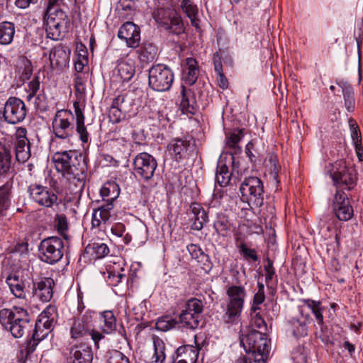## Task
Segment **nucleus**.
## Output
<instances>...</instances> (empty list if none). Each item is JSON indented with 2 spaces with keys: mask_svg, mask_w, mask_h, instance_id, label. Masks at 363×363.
I'll return each instance as SVG.
<instances>
[{
  "mask_svg": "<svg viewBox=\"0 0 363 363\" xmlns=\"http://www.w3.org/2000/svg\"><path fill=\"white\" fill-rule=\"evenodd\" d=\"M125 277V275L124 274H115V273H112V272H109L108 273V280H110L111 281V284L113 285H117L118 283H120L122 280V279H123Z\"/></svg>",
  "mask_w": 363,
  "mask_h": 363,
  "instance_id": "63",
  "label": "nucleus"
},
{
  "mask_svg": "<svg viewBox=\"0 0 363 363\" xmlns=\"http://www.w3.org/2000/svg\"><path fill=\"white\" fill-rule=\"evenodd\" d=\"M11 164V149L5 145L0 147V175L9 172Z\"/></svg>",
  "mask_w": 363,
  "mask_h": 363,
  "instance_id": "43",
  "label": "nucleus"
},
{
  "mask_svg": "<svg viewBox=\"0 0 363 363\" xmlns=\"http://www.w3.org/2000/svg\"><path fill=\"white\" fill-rule=\"evenodd\" d=\"M95 314L96 313L94 311L87 310L82 316V318L78 319L77 320L80 321L82 323L84 324L89 328H92L93 318Z\"/></svg>",
  "mask_w": 363,
  "mask_h": 363,
  "instance_id": "58",
  "label": "nucleus"
},
{
  "mask_svg": "<svg viewBox=\"0 0 363 363\" xmlns=\"http://www.w3.org/2000/svg\"><path fill=\"white\" fill-rule=\"evenodd\" d=\"M57 172L70 184L75 193L83 191L86 179L87 162L86 157L76 151L57 152L52 157Z\"/></svg>",
  "mask_w": 363,
  "mask_h": 363,
  "instance_id": "1",
  "label": "nucleus"
},
{
  "mask_svg": "<svg viewBox=\"0 0 363 363\" xmlns=\"http://www.w3.org/2000/svg\"><path fill=\"white\" fill-rule=\"evenodd\" d=\"M40 86V78L38 76L35 75L33 79L29 82L28 84L27 92L28 93L27 96V100L30 101L39 91Z\"/></svg>",
  "mask_w": 363,
  "mask_h": 363,
  "instance_id": "53",
  "label": "nucleus"
},
{
  "mask_svg": "<svg viewBox=\"0 0 363 363\" xmlns=\"http://www.w3.org/2000/svg\"><path fill=\"white\" fill-rule=\"evenodd\" d=\"M55 282L50 277H44L33 282V296L34 298L45 303L50 301L53 295Z\"/></svg>",
  "mask_w": 363,
  "mask_h": 363,
  "instance_id": "19",
  "label": "nucleus"
},
{
  "mask_svg": "<svg viewBox=\"0 0 363 363\" xmlns=\"http://www.w3.org/2000/svg\"><path fill=\"white\" fill-rule=\"evenodd\" d=\"M178 325L177 320L171 316H162L156 322L155 327L157 330L166 332Z\"/></svg>",
  "mask_w": 363,
  "mask_h": 363,
  "instance_id": "47",
  "label": "nucleus"
},
{
  "mask_svg": "<svg viewBox=\"0 0 363 363\" xmlns=\"http://www.w3.org/2000/svg\"><path fill=\"white\" fill-rule=\"evenodd\" d=\"M182 99L180 101V109L182 113L194 115L197 111V104L194 93L190 89H186L184 86H182Z\"/></svg>",
  "mask_w": 363,
  "mask_h": 363,
  "instance_id": "24",
  "label": "nucleus"
},
{
  "mask_svg": "<svg viewBox=\"0 0 363 363\" xmlns=\"http://www.w3.org/2000/svg\"><path fill=\"white\" fill-rule=\"evenodd\" d=\"M23 69L21 74V78L23 80L29 79L33 74V66L31 62L28 59H23Z\"/></svg>",
  "mask_w": 363,
  "mask_h": 363,
  "instance_id": "56",
  "label": "nucleus"
},
{
  "mask_svg": "<svg viewBox=\"0 0 363 363\" xmlns=\"http://www.w3.org/2000/svg\"><path fill=\"white\" fill-rule=\"evenodd\" d=\"M181 7L191 21L193 26L199 28V19L197 18L198 8L191 0H182Z\"/></svg>",
  "mask_w": 363,
  "mask_h": 363,
  "instance_id": "39",
  "label": "nucleus"
},
{
  "mask_svg": "<svg viewBox=\"0 0 363 363\" xmlns=\"http://www.w3.org/2000/svg\"><path fill=\"white\" fill-rule=\"evenodd\" d=\"M73 106L76 116V131L79 135L80 140L83 143H86L89 140V134L84 125L85 117L79 101H74Z\"/></svg>",
  "mask_w": 363,
  "mask_h": 363,
  "instance_id": "25",
  "label": "nucleus"
},
{
  "mask_svg": "<svg viewBox=\"0 0 363 363\" xmlns=\"http://www.w3.org/2000/svg\"><path fill=\"white\" fill-rule=\"evenodd\" d=\"M240 252L243 255L245 259H252L255 262L258 260V256L255 249L249 248L245 243H241L239 246Z\"/></svg>",
  "mask_w": 363,
  "mask_h": 363,
  "instance_id": "55",
  "label": "nucleus"
},
{
  "mask_svg": "<svg viewBox=\"0 0 363 363\" xmlns=\"http://www.w3.org/2000/svg\"><path fill=\"white\" fill-rule=\"evenodd\" d=\"M74 116L71 111L62 109L56 112L52 123L56 138L69 139L74 134Z\"/></svg>",
  "mask_w": 363,
  "mask_h": 363,
  "instance_id": "11",
  "label": "nucleus"
},
{
  "mask_svg": "<svg viewBox=\"0 0 363 363\" xmlns=\"http://www.w3.org/2000/svg\"><path fill=\"white\" fill-rule=\"evenodd\" d=\"M309 318L310 315L308 314L304 315L303 310H301L299 315L292 318L290 320V330L295 337L298 338L308 335Z\"/></svg>",
  "mask_w": 363,
  "mask_h": 363,
  "instance_id": "23",
  "label": "nucleus"
},
{
  "mask_svg": "<svg viewBox=\"0 0 363 363\" xmlns=\"http://www.w3.org/2000/svg\"><path fill=\"white\" fill-rule=\"evenodd\" d=\"M187 250L193 259H197L198 262H203V265L206 267L204 269H211L208 255H206L199 245L190 244L187 245Z\"/></svg>",
  "mask_w": 363,
  "mask_h": 363,
  "instance_id": "37",
  "label": "nucleus"
},
{
  "mask_svg": "<svg viewBox=\"0 0 363 363\" xmlns=\"http://www.w3.org/2000/svg\"><path fill=\"white\" fill-rule=\"evenodd\" d=\"M303 302L311 310L318 325L323 326L324 323L323 315L324 308L321 306V303L311 299H304Z\"/></svg>",
  "mask_w": 363,
  "mask_h": 363,
  "instance_id": "45",
  "label": "nucleus"
},
{
  "mask_svg": "<svg viewBox=\"0 0 363 363\" xmlns=\"http://www.w3.org/2000/svg\"><path fill=\"white\" fill-rule=\"evenodd\" d=\"M49 59L52 67L65 65L67 56L65 50L62 47H55L51 50Z\"/></svg>",
  "mask_w": 363,
  "mask_h": 363,
  "instance_id": "40",
  "label": "nucleus"
},
{
  "mask_svg": "<svg viewBox=\"0 0 363 363\" xmlns=\"http://www.w3.org/2000/svg\"><path fill=\"white\" fill-rule=\"evenodd\" d=\"M31 199L41 206L50 208L57 201V196L48 187L40 184H32L28 187Z\"/></svg>",
  "mask_w": 363,
  "mask_h": 363,
  "instance_id": "14",
  "label": "nucleus"
},
{
  "mask_svg": "<svg viewBox=\"0 0 363 363\" xmlns=\"http://www.w3.org/2000/svg\"><path fill=\"white\" fill-rule=\"evenodd\" d=\"M135 74L133 65L128 62H121L118 65V75L123 82L129 81Z\"/></svg>",
  "mask_w": 363,
  "mask_h": 363,
  "instance_id": "48",
  "label": "nucleus"
},
{
  "mask_svg": "<svg viewBox=\"0 0 363 363\" xmlns=\"http://www.w3.org/2000/svg\"><path fill=\"white\" fill-rule=\"evenodd\" d=\"M174 82V74L167 65L158 64L149 70V86L157 91L170 89Z\"/></svg>",
  "mask_w": 363,
  "mask_h": 363,
  "instance_id": "10",
  "label": "nucleus"
},
{
  "mask_svg": "<svg viewBox=\"0 0 363 363\" xmlns=\"http://www.w3.org/2000/svg\"><path fill=\"white\" fill-rule=\"evenodd\" d=\"M9 190L8 186H4L0 188V216H4L7 210L9 203Z\"/></svg>",
  "mask_w": 363,
  "mask_h": 363,
  "instance_id": "52",
  "label": "nucleus"
},
{
  "mask_svg": "<svg viewBox=\"0 0 363 363\" xmlns=\"http://www.w3.org/2000/svg\"><path fill=\"white\" fill-rule=\"evenodd\" d=\"M56 313V307L50 305L40 314L38 320L43 321L42 324L53 325L55 321Z\"/></svg>",
  "mask_w": 363,
  "mask_h": 363,
  "instance_id": "50",
  "label": "nucleus"
},
{
  "mask_svg": "<svg viewBox=\"0 0 363 363\" xmlns=\"http://www.w3.org/2000/svg\"><path fill=\"white\" fill-rule=\"evenodd\" d=\"M267 264L264 266V271H265V280L266 281H268L269 280H271L272 279L273 275L274 274V270L273 268V263L272 262L267 258Z\"/></svg>",
  "mask_w": 363,
  "mask_h": 363,
  "instance_id": "61",
  "label": "nucleus"
},
{
  "mask_svg": "<svg viewBox=\"0 0 363 363\" xmlns=\"http://www.w3.org/2000/svg\"><path fill=\"white\" fill-rule=\"evenodd\" d=\"M252 324L259 330H266L267 324L259 313H256L252 319Z\"/></svg>",
  "mask_w": 363,
  "mask_h": 363,
  "instance_id": "60",
  "label": "nucleus"
},
{
  "mask_svg": "<svg viewBox=\"0 0 363 363\" xmlns=\"http://www.w3.org/2000/svg\"><path fill=\"white\" fill-rule=\"evenodd\" d=\"M43 321L37 320L35 324L32 336L26 344L25 350L26 356L33 352L38 344L44 340L50 333L53 325L52 324H42Z\"/></svg>",
  "mask_w": 363,
  "mask_h": 363,
  "instance_id": "17",
  "label": "nucleus"
},
{
  "mask_svg": "<svg viewBox=\"0 0 363 363\" xmlns=\"http://www.w3.org/2000/svg\"><path fill=\"white\" fill-rule=\"evenodd\" d=\"M11 294L15 297L21 299H25L26 292L24 291L23 282L16 275L9 276L6 280Z\"/></svg>",
  "mask_w": 363,
  "mask_h": 363,
  "instance_id": "29",
  "label": "nucleus"
},
{
  "mask_svg": "<svg viewBox=\"0 0 363 363\" xmlns=\"http://www.w3.org/2000/svg\"><path fill=\"white\" fill-rule=\"evenodd\" d=\"M197 351L191 345H184L179 347L175 351V354L172 355V363H174L179 358H188L193 360L197 357Z\"/></svg>",
  "mask_w": 363,
  "mask_h": 363,
  "instance_id": "44",
  "label": "nucleus"
},
{
  "mask_svg": "<svg viewBox=\"0 0 363 363\" xmlns=\"http://www.w3.org/2000/svg\"><path fill=\"white\" fill-rule=\"evenodd\" d=\"M45 18L48 38L53 40L62 39L68 31L70 21L61 8V1L48 0Z\"/></svg>",
  "mask_w": 363,
  "mask_h": 363,
  "instance_id": "2",
  "label": "nucleus"
},
{
  "mask_svg": "<svg viewBox=\"0 0 363 363\" xmlns=\"http://www.w3.org/2000/svg\"><path fill=\"white\" fill-rule=\"evenodd\" d=\"M64 255L62 240L56 236L43 239L38 245L40 259L49 264H55L61 260Z\"/></svg>",
  "mask_w": 363,
  "mask_h": 363,
  "instance_id": "9",
  "label": "nucleus"
},
{
  "mask_svg": "<svg viewBox=\"0 0 363 363\" xmlns=\"http://www.w3.org/2000/svg\"><path fill=\"white\" fill-rule=\"evenodd\" d=\"M329 170L330 178L336 186H345L348 190L357 184V174L354 166L346 160H337Z\"/></svg>",
  "mask_w": 363,
  "mask_h": 363,
  "instance_id": "6",
  "label": "nucleus"
},
{
  "mask_svg": "<svg viewBox=\"0 0 363 363\" xmlns=\"http://www.w3.org/2000/svg\"><path fill=\"white\" fill-rule=\"evenodd\" d=\"M118 37L125 40L128 47L138 48L140 41V28L133 22H125L121 26Z\"/></svg>",
  "mask_w": 363,
  "mask_h": 363,
  "instance_id": "18",
  "label": "nucleus"
},
{
  "mask_svg": "<svg viewBox=\"0 0 363 363\" xmlns=\"http://www.w3.org/2000/svg\"><path fill=\"white\" fill-rule=\"evenodd\" d=\"M337 84L342 88L345 106L347 111L348 112H352L355 106L353 89L346 82H339Z\"/></svg>",
  "mask_w": 363,
  "mask_h": 363,
  "instance_id": "32",
  "label": "nucleus"
},
{
  "mask_svg": "<svg viewBox=\"0 0 363 363\" xmlns=\"http://www.w3.org/2000/svg\"><path fill=\"white\" fill-rule=\"evenodd\" d=\"M109 118L110 120L113 123H118L121 121V118L123 117V112L121 108H117L116 106H111L109 109Z\"/></svg>",
  "mask_w": 363,
  "mask_h": 363,
  "instance_id": "57",
  "label": "nucleus"
},
{
  "mask_svg": "<svg viewBox=\"0 0 363 363\" xmlns=\"http://www.w3.org/2000/svg\"><path fill=\"white\" fill-rule=\"evenodd\" d=\"M154 354L152 357L151 363H164L165 345L164 341L157 336H153Z\"/></svg>",
  "mask_w": 363,
  "mask_h": 363,
  "instance_id": "34",
  "label": "nucleus"
},
{
  "mask_svg": "<svg viewBox=\"0 0 363 363\" xmlns=\"http://www.w3.org/2000/svg\"><path fill=\"white\" fill-rule=\"evenodd\" d=\"M92 359L91 348L84 344L72 347L67 359V363H91Z\"/></svg>",
  "mask_w": 363,
  "mask_h": 363,
  "instance_id": "21",
  "label": "nucleus"
},
{
  "mask_svg": "<svg viewBox=\"0 0 363 363\" xmlns=\"http://www.w3.org/2000/svg\"><path fill=\"white\" fill-rule=\"evenodd\" d=\"M0 323L9 329L15 338L23 337L32 327L28 311L17 306L0 310Z\"/></svg>",
  "mask_w": 363,
  "mask_h": 363,
  "instance_id": "3",
  "label": "nucleus"
},
{
  "mask_svg": "<svg viewBox=\"0 0 363 363\" xmlns=\"http://www.w3.org/2000/svg\"><path fill=\"white\" fill-rule=\"evenodd\" d=\"M203 310V302L196 298L189 299L179 315L178 327L194 330L199 328L201 314Z\"/></svg>",
  "mask_w": 363,
  "mask_h": 363,
  "instance_id": "8",
  "label": "nucleus"
},
{
  "mask_svg": "<svg viewBox=\"0 0 363 363\" xmlns=\"http://www.w3.org/2000/svg\"><path fill=\"white\" fill-rule=\"evenodd\" d=\"M268 340L262 331L251 330L245 337V351L252 354L256 363H264L269 354Z\"/></svg>",
  "mask_w": 363,
  "mask_h": 363,
  "instance_id": "5",
  "label": "nucleus"
},
{
  "mask_svg": "<svg viewBox=\"0 0 363 363\" xmlns=\"http://www.w3.org/2000/svg\"><path fill=\"white\" fill-rule=\"evenodd\" d=\"M100 194L106 203H113L119 195V189L114 183H107L101 189Z\"/></svg>",
  "mask_w": 363,
  "mask_h": 363,
  "instance_id": "42",
  "label": "nucleus"
},
{
  "mask_svg": "<svg viewBox=\"0 0 363 363\" xmlns=\"http://www.w3.org/2000/svg\"><path fill=\"white\" fill-rule=\"evenodd\" d=\"M228 301L223 318L227 323H236L243 309L246 296L245 289L242 286L233 285L226 290Z\"/></svg>",
  "mask_w": 363,
  "mask_h": 363,
  "instance_id": "4",
  "label": "nucleus"
},
{
  "mask_svg": "<svg viewBox=\"0 0 363 363\" xmlns=\"http://www.w3.org/2000/svg\"><path fill=\"white\" fill-rule=\"evenodd\" d=\"M232 172L229 169L226 162L223 159L218 162L216 172V182L220 186H226L230 184Z\"/></svg>",
  "mask_w": 363,
  "mask_h": 363,
  "instance_id": "28",
  "label": "nucleus"
},
{
  "mask_svg": "<svg viewBox=\"0 0 363 363\" xmlns=\"http://www.w3.org/2000/svg\"><path fill=\"white\" fill-rule=\"evenodd\" d=\"M55 226L57 230L65 238V232L67 229V218L64 214H57L55 218Z\"/></svg>",
  "mask_w": 363,
  "mask_h": 363,
  "instance_id": "54",
  "label": "nucleus"
},
{
  "mask_svg": "<svg viewBox=\"0 0 363 363\" xmlns=\"http://www.w3.org/2000/svg\"><path fill=\"white\" fill-rule=\"evenodd\" d=\"M241 132L238 133H232L226 137V145L227 146L233 151L230 156V162H234V156L233 154H239L241 152V148L239 146L238 143L241 140Z\"/></svg>",
  "mask_w": 363,
  "mask_h": 363,
  "instance_id": "41",
  "label": "nucleus"
},
{
  "mask_svg": "<svg viewBox=\"0 0 363 363\" xmlns=\"http://www.w3.org/2000/svg\"><path fill=\"white\" fill-rule=\"evenodd\" d=\"M72 337L77 339L85 336H90L95 346L99 348V342L104 338V335L93 328H90L80 321L77 320L71 328Z\"/></svg>",
  "mask_w": 363,
  "mask_h": 363,
  "instance_id": "20",
  "label": "nucleus"
},
{
  "mask_svg": "<svg viewBox=\"0 0 363 363\" xmlns=\"http://www.w3.org/2000/svg\"><path fill=\"white\" fill-rule=\"evenodd\" d=\"M268 161L270 165L269 173V182L275 188V191H277L280 183L279 172L281 169V166L278 162L277 156L274 155H270Z\"/></svg>",
  "mask_w": 363,
  "mask_h": 363,
  "instance_id": "31",
  "label": "nucleus"
},
{
  "mask_svg": "<svg viewBox=\"0 0 363 363\" xmlns=\"http://www.w3.org/2000/svg\"><path fill=\"white\" fill-rule=\"evenodd\" d=\"M162 26L174 35H179L184 32V28L180 16H174L166 22L161 23Z\"/></svg>",
  "mask_w": 363,
  "mask_h": 363,
  "instance_id": "38",
  "label": "nucleus"
},
{
  "mask_svg": "<svg viewBox=\"0 0 363 363\" xmlns=\"http://www.w3.org/2000/svg\"><path fill=\"white\" fill-rule=\"evenodd\" d=\"M9 190L8 186H4L0 188V216H4L7 210L9 203Z\"/></svg>",
  "mask_w": 363,
  "mask_h": 363,
  "instance_id": "51",
  "label": "nucleus"
},
{
  "mask_svg": "<svg viewBox=\"0 0 363 363\" xmlns=\"http://www.w3.org/2000/svg\"><path fill=\"white\" fill-rule=\"evenodd\" d=\"M113 208V203L107 202L101 205L97 209H95L92 214V227L98 228L102 222L106 223L111 218V211Z\"/></svg>",
  "mask_w": 363,
  "mask_h": 363,
  "instance_id": "26",
  "label": "nucleus"
},
{
  "mask_svg": "<svg viewBox=\"0 0 363 363\" xmlns=\"http://www.w3.org/2000/svg\"><path fill=\"white\" fill-rule=\"evenodd\" d=\"M190 211L193 214L191 220V228L196 230H200L203 228L204 223L207 222L208 215L206 211L199 203H194L190 206Z\"/></svg>",
  "mask_w": 363,
  "mask_h": 363,
  "instance_id": "27",
  "label": "nucleus"
},
{
  "mask_svg": "<svg viewBox=\"0 0 363 363\" xmlns=\"http://www.w3.org/2000/svg\"><path fill=\"white\" fill-rule=\"evenodd\" d=\"M86 251L90 253L95 259H101L109 253V248L106 244L101 242H93L88 245Z\"/></svg>",
  "mask_w": 363,
  "mask_h": 363,
  "instance_id": "36",
  "label": "nucleus"
},
{
  "mask_svg": "<svg viewBox=\"0 0 363 363\" xmlns=\"http://www.w3.org/2000/svg\"><path fill=\"white\" fill-rule=\"evenodd\" d=\"M24 102L17 97H9L4 104L3 118L10 124H16L24 120L26 116Z\"/></svg>",
  "mask_w": 363,
  "mask_h": 363,
  "instance_id": "13",
  "label": "nucleus"
},
{
  "mask_svg": "<svg viewBox=\"0 0 363 363\" xmlns=\"http://www.w3.org/2000/svg\"><path fill=\"white\" fill-rule=\"evenodd\" d=\"M100 319L102 322L101 330L104 333L111 334L116 330V320L111 311H106L101 313Z\"/></svg>",
  "mask_w": 363,
  "mask_h": 363,
  "instance_id": "33",
  "label": "nucleus"
},
{
  "mask_svg": "<svg viewBox=\"0 0 363 363\" xmlns=\"http://www.w3.org/2000/svg\"><path fill=\"white\" fill-rule=\"evenodd\" d=\"M309 350L305 345H298L294 349L291 358L294 363H307Z\"/></svg>",
  "mask_w": 363,
  "mask_h": 363,
  "instance_id": "49",
  "label": "nucleus"
},
{
  "mask_svg": "<svg viewBox=\"0 0 363 363\" xmlns=\"http://www.w3.org/2000/svg\"><path fill=\"white\" fill-rule=\"evenodd\" d=\"M74 88L76 94L78 98H81L85 94V84L83 83L82 79L79 77H77L74 79Z\"/></svg>",
  "mask_w": 363,
  "mask_h": 363,
  "instance_id": "59",
  "label": "nucleus"
},
{
  "mask_svg": "<svg viewBox=\"0 0 363 363\" xmlns=\"http://www.w3.org/2000/svg\"><path fill=\"white\" fill-rule=\"evenodd\" d=\"M216 74L218 86L223 89H227L228 86V82L227 78L225 77L223 72L217 73Z\"/></svg>",
  "mask_w": 363,
  "mask_h": 363,
  "instance_id": "64",
  "label": "nucleus"
},
{
  "mask_svg": "<svg viewBox=\"0 0 363 363\" xmlns=\"http://www.w3.org/2000/svg\"><path fill=\"white\" fill-rule=\"evenodd\" d=\"M26 133L27 130L25 128H18L13 143L16 160L21 163L26 162L30 157V141L26 137Z\"/></svg>",
  "mask_w": 363,
  "mask_h": 363,
  "instance_id": "15",
  "label": "nucleus"
},
{
  "mask_svg": "<svg viewBox=\"0 0 363 363\" xmlns=\"http://www.w3.org/2000/svg\"><path fill=\"white\" fill-rule=\"evenodd\" d=\"M213 65H214V69L216 73H220L223 72V65L221 62V58L220 55L218 53H215L213 55Z\"/></svg>",
  "mask_w": 363,
  "mask_h": 363,
  "instance_id": "62",
  "label": "nucleus"
},
{
  "mask_svg": "<svg viewBox=\"0 0 363 363\" xmlns=\"http://www.w3.org/2000/svg\"><path fill=\"white\" fill-rule=\"evenodd\" d=\"M15 34V25L9 21L0 23V44L8 45L13 40Z\"/></svg>",
  "mask_w": 363,
  "mask_h": 363,
  "instance_id": "30",
  "label": "nucleus"
},
{
  "mask_svg": "<svg viewBox=\"0 0 363 363\" xmlns=\"http://www.w3.org/2000/svg\"><path fill=\"white\" fill-rule=\"evenodd\" d=\"M189 141L182 139H174L168 145V150L175 160L179 161L187 158L191 152Z\"/></svg>",
  "mask_w": 363,
  "mask_h": 363,
  "instance_id": "22",
  "label": "nucleus"
},
{
  "mask_svg": "<svg viewBox=\"0 0 363 363\" xmlns=\"http://www.w3.org/2000/svg\"><path fill=\"white\" fill-rule=\"evenodd\" d=\"M157 167L156 160L147 152L138 154L133 160V170L135 176L145 181L152 178Z\"/></svg>",
  "mask_w": 363,
  "mask_h": 363,
  "instance_id": "12",
  "label": "nucleus"
},
{
  "mask_svg": "<svg viewBox=\"0 0 363 363\" xmlns=\"http://www.w3.org/2000/svg\"><path fill=\"white\" fill-rule=\"evenodd\" d=\"M185 82L189 85L194 84L198 78V69L196 68V62L194 59H187V68L185 70Z\"/></svg>",
  "mask_w": 363,
  "mask_h": 363,
  "instance_id": "46",
  "label": "nucleus"
},
{
  "mask_svg": "<svg viewBox=\"0 0 363 363\" xmlns=\"http://www.w3.org/2000/svg\"><path fill=\"white\" fill-rule=\"evenodd\" d=\"M333 211L341 221H347L353 216V208L346 194L337 191L333 200Z\"/></svg>",
  "mask_w": 363,
  "mask_h": 363,
  "instance_id": "16",
  "label": "nucleus"
},
{
  "mask_svg": "<svg viewBox=\"0 0 363 363\" xmlns=\"http://www.w3.org/2000/svg\"><path fill=\"white\" fill-rule=\"evenodd\" d=\"M240 191L251 208H259L264 204V184L259 177H245L240 184Z\"/></svg>",
  "mask_w": 363,
  "mask_h": 363,
  "instance_id": "7",
  "label": "nucleus"
},
{
  "mask_svg": "<svg viewBox=\"0 0 363 363\" xmlns=\"http://www.w3.org/2000/svg\"><path fill=\"white\" fill-rule=\"evenodd\" d=\"M138 52L140 61L149 62L156 57L157 55V48L151 43H145Z\"/></svg>",
  "mask_w": 363,
  "mask_h": 363,
  "instance_id": "35",
  "label": "nucleus"
}]
</instances>
